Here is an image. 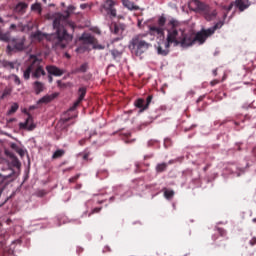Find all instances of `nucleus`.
<instances>
[{"mask_svg":"<svg viewBox=\"0 0 256 256\" xmlns=\"http://www.w3.org/2000/svg\"><path fill=\"white\" fill-rule=\"evenodd\" d=\"M103 9L107 11V14L110 17H117V9H115V1L113 0H106L102 5Z\"/></svg>","mask_w":256,"mask_h":256,"instance_id":"6e6552de","label":"nucleus"},{"mask_svg":"<svg viewBox=\"0 0 256 256\" xmlns=\"http://www.w3.org/2000/svg\"><path fill=\"white\" fill-rule=\"evenodd\" d=\"M212 73H213L214 77H217V69H214Z\"/></svg>","mask_w":256,"mask_h":256,"instance_id":"6e6d98bb","label":"nucleus"},{"mask_svg":"<svg viewBox=\"0 0 256 256\" xmlns=\"http://www.w3.org/2000/svg\"><path fill=\"white\" fill-rule=\"evenodd\" d=\"M157 53H158V55H162L163 57H165V56L169 55V48L163 49V47L158 46Z\"/></svg>","mask_w":256,"mask_h":256,"instance_id":"bb28decb","label":"nucleus"},{"mask_svg":"<svg viewBox=\"0 0 256 256\" xmlns=\"http://www.w3.org/2000/svg\"><path fill=\"white\" fill-rule=\"evenodd\" d=\"M88 67L87 63H84L79 68L72 70V74L77 75V73H87Z\"/></svg>","mask_w":256,"mask_h":256,"instance_id":"b1692460","label":"nucleus"},{"mask_svg":"<svg viewBox=\"0 0 256 256\" xmlns=\"http://www.w3.org/2000/svg\"><path fill=\"white\" fill-rule=\"evenodd\" d=\"M12 167H16V169H20L21 168V162H19V159L13 157Z\"/></svg>","mask_w":256,"mask_h":256,"instance_id":"e433bc0d","label":"nucleus"},{"mask_svg":"<svg viewBox=\"0 0 256 256\" xmlns=\"http://www.w3.org/2000/svg\"><path fill=\"white\" fill-rule=\"evenodd\" d=\"M153 101V95H149L147 98H146V107L149 108V105H151V102Z\"/></svg>","mask_w":256,"mask_h":256,"instance_id":"ea45409f","label":"nucleus"},{"mask_svg":"<svg viewBox=\"0 0 256 256\" xmlns=\"http://www.w3.org/2000/svg\"><path fill=\"white\" fill-rule=\"evenodd\" d=\"M253 153L256 155V147L253 149Z\"/></svg>","mask_w":256,"mask_h":256,"instance_id":"13d9d810","label":"nucleus"},{"mask_svg":"<svg viewBox=\"0 0 256 256\" xmlns=\"http://www.w3.org/2000/svg\"><path fill=\"white\" fill-rule=\"evenodd\" d=\"M78 99L74 102L73 106L70 107L71 111H75L77 107H79V104L85 99V96L87 95V88L86 87H80L78 90Z\"/></svg>","mask_w":256,"mask_h":256,"instance_id":"1a4fd4ad","label":"nucleus"},{"mask_svg":"<svg viewBox=\"0 0 256 256\" xmlns=\"http://www.w3.org/2000/svg\"><path fill=\"white\" fill-rule=\"evenodd\" d=\"M12 91L13 90L11 88H5L2 93V99H5V97H9Z\"/></svg>","mask_w":256,"mask_h":256,"instance_id":"4c0bfd02","label":"nucleus"},{"mask_svg":"<svg viewBox=\"0 0 256 256\" xmlns=\"http://www.w3.org/2000/svg\"><path fill=\"white\" fill-rule=\"evenodd\" d=\"M163 171H167V163L165 162L156 165L157 173H163Z\"/></svg>","mask_w":256,"mask_h":256,"instance_id":"393cba45","label":"nucleus"},{"mask_svg":"<svg viewBox=\"0 0 256 256\" xmlns=\"http://www.w3.org/2000/svg\"><path fill=\"white\" fill-rule=\"evenodd\" d=\"M149 32L152 35H158L159 37H162L165 35V29L161 28V26H150Z\"/></svg>","mask_w":256,"mask_h":256,"instance_id":"f3484780","label":"nucleus"},{"mask_svg":"<svg viewBox=\"0 0 256 256\" xmlns=\"http://www.w3.org/2000/svg\"><path fill=\"white\" fill-rule=\"evenodd\" d=\"M123 7L129 11H139V6L135 5V2L131 0H121Z\"/></svg>","mask_w":256,"mask_h":256,"instance_id":"dca6fc26","label":"nucleus"},{"mask_svg":"<svg viewBox=\"0 0 256 256\" xmlns=\"http://www.w3.org/2000/svg\"><path fill=\"white\" fill-rule=\"evenodd\" d=\"M81 40L84 41V43H87L88 45H95V37L91 35H83L81 37Z\"/></svg>","mask_w":256,"mask_h":256,"instance_id":"5701e85b","label":"nucleus"},{"mask_svg":"<svg viewBox=\"0 0 256 256\" xmlns=\"http://www.w3.org/2000/svg\"><path fill=\"white\" fill-rule=\"evenodd\" d=\"M11 149H13V151L17 152L18 155H20V157H25V150H23V148L19 147L16 143H12L10 145Z\"/></svg>","mask_w":256,"mask_h":256,"instance_id":"4be33fe9","label":"nucleus"},{"mask_svg":"<svg viewBox=\"0 0 256 256\" xmlns=\"http://www.w3.org/2000/svg\"><path fill=\"white\" fill-rule=\"evenodd\" d=\"M146 34H139L132 38L131 45L136 57H141L143 53H147L151 49V43L145 41Z\"/></svg>","mask_w":256,"mask_h":256,"instance_id":"39448f33","label":"nucleus"},{"mask_svg":"<svg viewBox=\"0 0 256 256\" xmlns=\"http://www.w3.org/2000/svg\"><path fill=\"white\" fill-rule=\"evenodd\" d=\"M67 19L63 14H56L53 21V28L56 33L50 36L52 40V47L54 49H65L69 45V41L73 40V36L67 33L63 22Z\"/></svg>","mask_w":256,"mask_h":256,"instance_id":"f03ea898","label":"nucleus"},{"mask_svg":"<svg viewBox=\"0 0 256 256\" xmlns=\"http://www.w3.org/2000/svg\"><path fill=\"white\" fill-rule=\"evenodd\" d=\"M166 31V49H169L171 45H173V47H182L183 49H187L189 45H191L189 34L185 33V26H183L181 22L171 19L166 25Z\"/></svg>","mask_w":256,"mask_h":256,"instance_id":"f257e3e1","label":"nucleus"},{"mask_svg":"<svg viewBox=\"0 0 256 256\" xmlns=\"http://www.w3.org/2000/svg\"><path fill=\"white\" fill-rule=\"evenodd\" d=\"M110 31L114 35H123V31H125V24L112 23L110 25Z\"/></svg>","mask_w":256,"mask_h":256,"instance_id":"f8f14e48","label":"nucleus"},{"mask_svg":"<svg viewBox=\"0 0 256 256\" xmlns=\"http://www.w3.org/2000/svg\"><path fill=\"white\" fill-rule=\"evenodd\" d=\"M249 245H250L251 247H255V245H256V237H253V238L249 241Z\"/></svg>","mask_w":256,"mask_h":256,"instance_id":"a18cd8bd","label":"nucleus"},{"mask_svg":"<svg viewBox=\"0 0 256 256\" xmlns=\"http://www.w3.org/2000/svg\"><path fill=\"white\" fill-rule=\"evenodd\" d=\"M20 129H27V131H33L35 129V124H33V116L28 114V117L25 122L19 124Z\"/></svg>","mask_w":256,"mask_h":256,"instance_id":"9b49d317","label":"nucleus"},{"mask_svg":"<svg viewBox=\"0 0 256 256\" xmlns=\"http://www.w3.org/2000/svg\"><path fill=\"white\" fill-rule=\"evenodd\" d=\"M0 41H5L6 43H9V41H11V36L9 35V33L3 34L1 32Z\"/></svg>","mask_w":256,"mask_h":256,"instance_id":"f704fd0d","label":"nucleus"},{"mask_svg":"<svg viewBox=\"0 0 256 256\" xmlns=\"http://www.w3.org/2000/svg\"><path fill=\"white\" fill-rule=\"evenodd\" d=\"M135 107L140 109V113H143L145 109H148L147 104H145V100L143 98H139L134 102Z\"/></svg>","mask_w":256,"mask_h":256,"instance_id":"412c9836","label":"nucleus"},{"mask_svg":"<svg viewBox=\"0 0 256 256\" xmlns=\"http://www.w3.org/2000/svg\"><path fill=\"white\" fill-rule=\"evenodd\" d=\"M67 59H71V55L66 54Z\"/></svg>","mask_w":256,"mask_h":256,"instance_id":"4d7b16f0","label":"nucleus"},{"mask_svg":"<svg viewBox=\"0 0 256 256\" xmlns=\"http://www.w3.org/2000/svg\"><path fill=\"white\" fill-rule=\"evenodd\" d=\"M237 149H238V151H241V146H238V148H237Z\"/></svg>","mask_w":256,"mask_h":256,"instance_id":"052dcab7","label":"nucleus"},{"mask_svg":"<svg viewBox=\"0 0 256 256\" xmlns=\"http://www.w3.org/2000/svg\"><path fill=\"white\" fill-rule=\"evenodd\" d=\"M33 89L36 95H40V93H43V91H45V84H43V82L40 81H35L33 83Z\"/></svg>","mask_w":256,"mask_h":256,"instance_id":"a211bd4d","label":"nucleus"},{"mask_svg":"<svg viewBox=\"0 0 256 256\" xmlns=\"http://www.w3.org/2000/svg\"><path fill=\"white\" fill-rule=\"evenodd\" d=\"M100 211H101V207L94 208L92 212L89 214V217H91V215H93L94 213H99Z\"/></svg>","mask_w":256,"mask_h":256,"instance_id":"c03bdc74","label":"nucleus"},{"mask_svg":"<svg viewBox=\"0 0 256 256\" xmlns=\"http://www.w3.org/2000/svg\"><path fill=\"white\" fill-rule=\"evenodd\" d=\"M18 110H19V104L13 103L10 109L8 110L7 115H13V113H17Z\"/></svg>","mask_w":256,"mask_h":256,"instance_id":"c85d7f7f","label":"nucleus"},{"mask_svg":"<svg viewBox=\"0 0 256 256\" xmlns=\"http://www.w3.org/2000/svg\"><path fill=\"white\" fill-rule=\"evenodd\" d=\"M27 7H29V5L25 2H19L15 8L14 11L15 13H18V15H25L26 11H27Z\"/></svg>","mask_w":256,"mask_h":256,"instance_id":"2eb2a0df","label":"nucleus"},{"mask_svg":"<svg viewBox=\"0 0 256 256\" xmlns=\"http://www.w3.org/2000/svg\"><path fill=\"white\" fill-rule=\"evenodd\" d=\"M111 55L113 59L117 61V59H120L123 54L119 50H111Z\"/></svg>","mask_w":256,"mask_h":256,"instance_id":"2f4dec72","label":"nucleus"},{"mask_svg":"<svg viewBox=\"0 0 256 256\" xmlns=\"http://www.w3.org/2000/svg\"><path fill=\"white\" fill-rule=\"evenodd\" d=\"M235 5L239 11L243 12L245 9H249V2H245V0H235Z\"/></svg>","mask_w":256,"mask_h":256,"instance_id":"6ab92c4d","label":"nucleus"},{"mask_svg":"<svg viewBox=\"0 0 256 256\" xmlns=\"http://www.w3.org/2000/svg\"><path fill=\"white\" fill-rule=\"evenodd\" d=\"M220 81L215 79L210 82L211 87H215V85H219Z\"/></svg>","mask_w":256,"mask_h":256,"instance_id":"49530a36","label":"nucleus"},{"mask_svg":"<svg viewBox=\"0 0 256 256\" xmlns=\"http://www.w3.org/2000/svg\"><path fill=\"white\" fill-rule=\"evenodd\" d=\"M217 232L221 237H225L227 235V232L223 228H217Z\"/></svg>","mask_w":256,"mask_h":256,"instance_id":"58836bf2","label":"nucleus"},{"mask_svg":"<svg viewBox=\"0 0 256 256\" xmlns=\"http://www.w3.org/2000/svg\"><path fill=\"white\" fill-rule=\"evenodd\" d=\"M11 167L10 165H7L6 167L2 168V175H9L11 173V171H7V168Z\"/></svg>","mask_w":256,"mask_h":256,"instance_id":"79ce46f5","label":"nucleus"},{"mask_svg":"<svg viewBox=\"0 0 256 256\" xmlns=\"http://www.w3.org/2000/svg\"><path fill=\"white\" fill-rule=\"evenodd\" d=\"M89 155H91V153H89V152L84 153V155H83L84 161H87V159H89Z\"/></svg>","mask_w":256,"mask_h":256,"instance_id":"de8ad7c7","label":"nucleus"},{"mask_svg":"<svg viewBox=\"0 0 256 256\" xmlns=\"http://www.w3.org/2000/svg\"><path fill=\"white\" fill-rule=\"evenodd\" d=\"M173 163H177V160H170V161H168L167 166L168 165H173Z\"/></svg>","mask_w":256,"mask_h":256,"instance_id":"8fccbe9b","label":"nucleus"},{"mask_svg":"<svg viewBox=\"0 0 256 256\" xmlns=\"http://www.w3.org/2000/svg\"><path fill=\"white\" fill-rule=\"evenodd\" d=\"M254 221H256V219H254Z\"/></svg>","mask_w":256,"mask_h":256,"instance_id":"0e129e2a","label":"nucleus"},{"mask_svg":"<svg viewBox=\"0 0 256 256\" xmlns=\"http://www.w3.org/2000/svg\"><path fill=\"white\" fill-rule=\"evenodd\" d=\"M37 65V62H32L27 69L24 71L23 77L26 81L31 78V73H33V69Z\"/></svg>","mask_w":256,"mask_h":256,"instance_id":"aec40b11","label":"nucleus"},{"mask_svg":"<svg viewBox=\"0 0 256 256\" xmlns=\"http://www.w3.org/2000/svg\"><path fill=\"white\" fill-rule=\"evenodd\" d=\"M223 27V21L217 22L213 27H210L208 29H202L201 31L197 32L195 36L188 34V39H190L189 47H192V45H195V43H199L200 45H203L211 37L215 34L217 29H221Z\"/></svg>","mask_w":256,"mask_h":256,"instance_id":"20e7f679","label":"nucleus"},{"mask_svg":"<svg viewBox=\"0 0 256 256\" xmlns=\"http://www.w3.org/2000/svg\"><path fill=\"white\" fill-rule=\"evenodd\" d=\"M165 23H167V18H165V16H161L158 19V25L159 27H161L162 29L165 27Z\"/></svg>","mask_w":256,"mask_h":256,"instance_id":"c9c22d12","label":"nucleus"},{"mask_svg":"<svg viewBox=\"0 0 256 256\" xmlns=\"http://www.w3.org/2000/svg\"><path fill=\"white\" fill-rule=\"evenodd\" d=\"M233 9V2L228 6V11H231Z\"/></svg>","mask_w":256,"mask_h":256,"instance_id":"5fc2aeb1","label":"nucleus"},{"mask_svg":"<svg viewBox=\"0 0 256 256\" xmlns=\"http://www.w3.org/2000/svg\"><path fill=\"white\" fill-rule=\"evenodd\" d=\"M2 65H3V67H5L6 69H15V63L9 62V61H7V60H4V61L2 62Z\"/></svg>","mask_w":256,"mask_h":256,"instance_id":"473e14b6","label":"nucleus"},{"mask_svg":"<svg viewBox=\"0 0 256 256\" xmlns=\"http://www.w3.org/2000/svg\"><path fill=\"white\" fill-rule=\"evenodd\" d=\"M6 171H10V173L9 174L0 173V185H2V183H5V179H10V181L17 179V172H15V170H13L12 167H8Z\"/></svg>","mask_w":256,"mask_h":256,"instance_id":"9d476101","label":"nucleus"},{"mask_svg":"<svg viewBox=\"0 0 256 256\" xmlns=\"http://www.w3.org/2000/svg\"><path fill=\"white\" fill-rule=\"evenodd\" d=\"M31 10L36 11L38 13V15H41V13L43 11V9L41 8V4H39V3L32 4Z\"/></svg>","mask_w":256,"mask_h":256,"instance_id":"c756f323","label":"nucleus"},{"mask_svg":"<svg viewBox=\"0 0 256 256\" xmlns=\"http://www.w3.org/2000/svg\"><path fill=\"white\" fill-rule=\"evenodd\" d=\"M0 23H3V18H1V16H0Z\"/></svg>","mask_w":256,"mask_h":256,"instance_id":"bf43d9fd","label":"nucleus"},{"mask_svg":"<svg viewBox=\"0 0 256 256\" xmlns=\"http://www.w3.org/2000/svg\"><path fill=\"white\" fill-rule=\"evenodd\" d=\"M207 169H208V167L206 166V167L204 168V171H207Z\"/></svg>","mask_w":256,"mask_h":256,"instance_id":"680f3d73","label":"nucleus"},{"mask_svg":"<svg viewBox=\"0 0 256 256\" xmlns=\"http://www.w3.org/2000/svg\"><path fill=\"white\" fill-rule=\"evenodd\" d=\"M89 7V4H81L80 9H87Z\"/></svg>","mask_w":256,"mask_h":256,"instance_id":"09e8293b","label":"nucleus"},{"mask_svg":"<svg viewBox=\"0 0 256 256\" xmlns=\"http://www.w3.org/2000/svg\"><path fill=\"white\" fill-rule=\"evenodd\" d=\"M175 196V191L164 188V197L165 199L171 200Z\"/></svg>","mask_w":256,"mask_h":256,"instance_id":"a878e982","label":"nucleus"},{"mask_svg":"<svg viewBox=\"0 0 256 256\" xmlns=\"http://www.w3.org/2000/svg\"><path fill=\"white\" fill-rule=\"evenodd\" d=\"M46 71H48L49 75H54V77H61L65 73L62 69L53 65L46 66Z\"/></svg>","mask_w":256,"mask_h":256,"instance_id":"4468645a","label":"nucleus"},{"mask_svg":"<svg viewBox=\"0 0 256 256\" xmlns=\"http://www.w3.org/2000/svg\"><path fill=\"white\" fill-rule=\"evenodd\" d=\"M188 7L191 11L195 13H200L206 19V21H213L217 17V10L210 8L209 5L199 1V0H190Z\"/></svg>","mask_w":256,"mask_h":256,"instance_id":"7ed1b4c3","label":"nucleus"},{"mask_svg":"<svg viewBox=\"0 0 256 256\" xmlns=\"http://www.w3.org/2000/svg\"><path fill=\"white\" fill-rule=\"evenodd\" d=\"M33 37L34 39H37V41H43L45 39V34H43L40 31H37L36 33H34Z\"/></svg>","mask_w":256,"mask_h":256,"instance_id":"72a5a7b5","label":"nucleus"},{"mask_svg":"<svg viewBox=\"0 0 256 256\" xmlns=\"http://www.w3.org/2000/svg\"><path fill=\"white\" fill-rule=\"evenodd\" d=\"M14 83H15L16 85H21V79H19V76L14 75Z\"/></svg>","mask_w":256,"mask_h":256,"instance_id":"37998d69","label":"nucleus"},{"mask_svg":"<svg viewBox=\"0 0 256 256\" xmlns=\"http://www.w3.org/2000/svg\"><path fill=\"white\" fill-rule=\"evenodd\" d=\"M119 39H121V38H116L115 41H119Z\"/></svg>","mask_w":256,"mask_h":256,"instance_id":"e2e57ef3","label":"nucleus"},{"mask_svg":"<svg viewBox=\"0 0 256 256\" xmlns=\"http://www.w3.org/2000/svg\"><path fill=\"white\" fill-rule=\"evenodd\" d=\"M79 145H81V146L85 145V139L80 140Z\"/></svg>","mask_w":256,"mask_h":256,"instance_id":"603ef678","label":"nucleus"},{"mask_svg":"<svg viewBox=\"0 0 256 256\" xmlns=\"http://www.w3.org/2000/svg\"><path fill=\"white\" fill-rule=\"evenodd\" d=\"M79 177H81L80 174L75 175L74 177L69 179V183H75V181H77V179H79Z\"/></svg>","mask_w":256,"mask_h":256,"instance_id":"a19ab883","label":"nucleus"},{"mask_svg":"<svg viewBox=\"0 0 256 256\" xmlns=\"http://www.w3.org/2000/svg\"><path fill=\"white\" fill-rule=\"evenodd\" d=\"M25 50V41L19 40V39H13L11 44L7 46V52L9 54L11 53H17L19 51Z\"/></svg>","mask_w":256,"mask_h":256,"instance_id":"423d86ee","label":"nucleus"},{"mask_svg":"<svg viewBox=\"0 0 256 256\" xmlns=\"http://www.w3.org/2000/svg\"><path fill=\"white\" fill-rule=\"evenodd\" d=\"M58 96H59L58 93L45 95L37 101V105H43V104L47 105V103H51V101H53V99H57Z\"/></svg>","mask_w":256,"mask_h":256,"instance_id":"ddd939ff","label":"nucleus"},{"mask_svg":"<svg viewBox=\"0 0 256 256\" xmlns=\"http://www.w3.org/2000/svg\"><path fill=\"white\" fill-rule=\"evenodd\" d=\"M48 79H49V83H53V76H48Z\"/></svg>","mask_w":256,"mask_h":256,"instance_id":"864d4df0","label":"nucleus"},{"mask_svg":"<svg viewBox=\"0 0 256 256\" xmlns=\"http://www.w3.org/2000/svg\"><path fill=\"white\" fill-rule=\"evenodd\" d=\"M32 63H36L33 71H32V79H39V77L45 76V70L43 69V66H41V61L39 59H37V57H34V60L32 61Z\"/></svg>","mask_w":256,"mask_h":256,"instance_id":"0eeeda50","label":"nucleus"},{"mask_svg":"<svg viewBox=\"0 0 256 256\" xmlns=\"http://www.w3.org/2000/svg\"><path fill=\"white\" fill-rule=\"evenodd\" d=\"M57 85H58L59 89H67V87H71V82L65 83L61 80H58Z\"/></svg>","mask_w":256,"mask_h":256,"instance_id":"7c9ffc66","label":"nucleus"},{"mask_svg":"<svg viewBox=\"0 0 256 256\" xmlns=\"http://www.w3.org/2000/svg\"><path fill=\"white\" fill-rule=\"evenodd\" d=\"M65 155V150L63 149H58L54 152L52 155V159H60V157H63Z\"/></svg>","mask_w":256,"mask_h":256,"instance_id":"cd10ccee","label":"nucleus"},{"mask_svg":"<svg viewBox=\"0 0 256 256\" xmlns=\"http://www.w3.org/2000/svg\"><path fill=\"white\" fill-rule=\"evenodd\" d=\"M10 29H11V30H15V29H17V25H15V24H11V25H10Z\"/></svg>","mask_w":256,"mask_h":256,"instance_id":"3c124183","label":"nucleus"}]
</instances>
